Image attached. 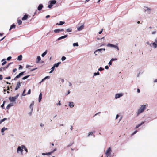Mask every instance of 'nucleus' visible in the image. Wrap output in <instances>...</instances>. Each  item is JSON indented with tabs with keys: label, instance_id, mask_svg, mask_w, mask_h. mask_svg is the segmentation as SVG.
Here are the masks:
<instances>
[{
	"label": "nucleus",
	"instance_id": "052dcab7",
	"mask_svg": "<svg viewBox=\"0 0 157 157\" xmlns=\"http://www.w3.org/2000/svg\"><path fill=\"white\" fill-rule=\"evenodd\" d=\"M17 69L16 68H14V69H13V72H15L16 71H17Z\"/></svg>",
	"mask_w": 157,
	"mask_h": 157
},
{
	"label": "nucleus",
	"instance_id": "680f3d73",
	"mask_svg": "<svg viewBox=\"0 0 157 157\" xmlns=\"http://www.w3.org/2000/svg\"><path fill=\"white\" fill-rule=\"evenodd\" d=\"M13 63V62H10V63H9L7 65L8 66H9H9L11 64H12Z\"/></svg>",
	"mask_w": 157,
	"mask_h": 157
},
{
	"label": "nucleus",
	"instance_id": "e2e57ef3",
	"mask_svg": "<svg viewBox=\"0 0 157 157\" xmlns=\"http://www.w3.org/2000/svg\"><path fill=\"white\" fill-rule=\"evenodd\" d=\"M61 105V103H60V101H59V103H58L57 104V105H59L60 106V105Z\"/></svg>",
	"mask_w": 157,
	"mask_h": 157
},
{
	"label": "nucleus",
	"instance_id": "603ef678",
	"mask_svg": "<svg viewBox=\"0 0 157 157\" xmlns=\"http://www.w3.org/2000/svg\"><path fill=\"white\" fill-rule=\"evenodd\" d=\"M11 78V77L10 76H8L7 77H6L5 78V79H10Z\"/></svg>",
	"mask_w": 157,
	"mask_h": 157
},
{
	"label": "nucleus",
	"instance_id": "8fccbe9b",
	"mask_svg": "<svg viewBox=\"0 0 157 157\" xmlns=\"http://www.w3.org/2000/svg\"><path fill=\"white\" fill-rule=\"evenodd\" d=\"M7 63V62L6 61H4L2 63V66H3L5 64H6Z\"/></svg>",
	"mask_w": 157,
	"mask_h": 157
},
{
	"label": "nucleus",
	"instance_id": "a878e982",
	"mask_svg": "<svg viewBox=\"0 0 157 157\" xmlns=\"http://www.w3.org/2000/svg\"><path fill=\"white\" fill-rule=\"evenodd\" d=\"M51 152L46 153H42V155H51Z\"/></svg>",
	"mask_w": 157,
	"mask_h": 157
},
{
	"label": "nucleus",
	"instance_id": "dca6fc26",
	"mask_svg": "<svg viewBox=\"0 0 157 157\" xmlns=\"http://www.w3.org/2000/svg\"><path fill=\"white\" fill-rule=\"evenodd\" d=\"M34 104V101H33L30 105V108L31 109V112H32L33 110V106Z\"/></svg>",
	"mask_w": 157,
	"mask_h": 157
},
{
	"label": "nucleus",
	"instance_id": "0e129e2a",
	"mask_svg": "<svg viewBox=\"0 0 157 157\" xmlns=\"http://www.w3.org/2000/svg\"><path fill=\"white\" fill-rule=\"evenodd\" d=\"M109 68V67L107 65H106V66L105 67V68L106 69H108Z\"/></svg>",
	"mask_w": 157,
	"mask_h": 157
},
{
	"label": "nucleus",
	"instance_id": "4d7b16f0",
	"mask_svg": "<svg viewBox=\"0 0 157 157\" xmlns=\"http://www.w3.org/2000/svg\"><path fill=\"white\" fill-rule=\"evenodd\" d=\"M108 64L109 66L112 64V62L110 60Z\"/></svg>",
	"mask_w": 157,
	"mask_h": 157
},
{
	"label": "nucleus",
	"instance_id": "9d476101",
	"mask_svg": "<svg viewBox=\"0 0 157 157\" xmlns=\"http://www.w3.org/2000/svg\"><path fill=\"white\" fill-rule=\"evenodd\" d=\"M102 50L105 51V48L98 49L94 51V53L95 54V55H97V54H96V52H100V53H102Z\"/></svg>",
	"mask_w": 157,
	"mask_h": 157
},
{
	"label": "nucleus",
	"instance_id": "c9c22d12",
	"mask_svg": "<svg viewBox=\"0 0 157 157\" xmlns=\"http://www.w3.org/2000/svg\"><path fill=\"white\" fill-rule=\"evenodd\" d=\"M7 120V118H5L2 119V120H0V124H1L2 122H4L6 120Z\"/></svg>",
	"mask_w": 157,
	"mask_h": 157
},
{
	"label": "nucleus",
	"instance_id": "09e8293b",
	"mask_svg": "<svg viewBox=\"0 0 157 157\" xmlns=\"http://www.w3.org/2000/svg\"><path fill=\"white\" fill-rule=\"evenodd\" d=\"M2 70H5V68H4V67L0 68V71H2Z\"/></svg>",
	"mask_w": 157,
	"mask_h": 157
},
{
	"label": "nucleus",
	"instance_id": "774afa93",
	"mask_svg": "<svg viewBox=\"0 0 157 157\" xmlns=\"http://www.w3.org/2000/svg\"><path fill=\"white\" fill-rule=\"evenodd\" d=\"M102 31H103V29H102L101 31H100V32H99V33H98L99 34H101L102 33Z\"/></svg>",
	"mask_w": 157,
	"mask_h": 157
},
{
	"label": "nucleus",
	"instance_id": "72a5a7b5",
	"mask_svg": "<svg viewBox=\"0 0 157 157\" xmlns=\"http://www.w3.org/2000/svg\"><path fill=\"white\" fill-rule=\"evenodd\" d=\"M54 32L55 33H59L60 32V29H55L54 30Z\"/></svg>",
	"mask_w": 157,
	"mask_h": 157
},
{
	"label": "nucleus",
	"instance_id": "f03ea898",
	"mask_svg": "<svg viewBox=\"0 0 157 157\" xmlns=\"http://www.w3.org/2000/svg\"><path fill=\"white\" fill-rule=\"evenodd\" d=\"M112 152L111 148L110 147L108 148L106 150L105 155L106 157H111L110 155Z\"/></svg>",
	"mask_w": 157,
	"mask_h": 157
},
{
	"label": "nucleus",
	"instance_id": "f257e3e1",
	"mask_svg": "<svg viewBox=\"0 0 157 157\" xmlns=\"http://www.w3.org/2000/svg\"><path fill=\"white\" fill-rule=\"evenodd\" d=\"M146 106L142 105L140 106L139 109H138V111L136 112V114L137 115L143 113L146 109Z\"/></svg>",
	"mask_w": 157,
	"mask_h": 157
},
{
	"label": "nucleus",
	"instance_id": "ddd939ff",
	"mask_svg": "<svg viewBox=\"0 0 157 157\" xmlns=\"http://www.w3.org/2000/svg\"><path fill=\"white\" fill-rule=\"evenodd\" d=\"M43 7V6L42 4H40L38 7L37 10H38L40 11Z\"/></svg>",
	"mask_w": 157,
	"mask_h": 157
},
{
	"label": "nucleus",
	"instance_id": "393cba45",
	"mask_svg": "<svg viewBox=\"0 0 157 157\" xmlns=\"http://www.w3.org/2000/svg\"><path fill=\"white\" fill-rule=\"evenodd\" d=\"M61 63V62H59L57 63H55L53 65L55 67H57Z\"/></svg>",
	"mask_w": 157,
	"mask_h": 157
},
{
	"label": "nucleus",
	"instance_id": "6ab92c4d",
	"mask_svg": "<svg viewBox=\"0 0 157 157\" xmlns=\"http://www.w3.org/2000/svg\"><path fill=\"white\" fill-rule=\"evenodd\" d=\"M28 18V15L27 14H25L22 18V20L24 21L26 20Z\"/></svg>",
	"mask_w": 157,
	"mask_h": 157
},
{
	"label": "nucleus",
	"instance_id": "a211bd4d",
	"mask_svg": "<svg viewBox=\"0 0 157 157\" xmlns=\"http://www.w3.org/2000/svg\"><path fill=\"white\" fill-rule=\"evenodd\" d=\"M13 103H10L7 105L6 107V109L8 110L10 107L13 106Z\"/></svg>",
	"mask_w": 157,
	"mask_h": 157
},
{
	"label": "nucleus",
	"instance_id": "f8f14e48",
	"mask_svg": "<svg viewBox=\"0 0 157 157\" xmlns=\"http://www.w3.org/2000/svg\"><path fill=\"white\" fill-rule=\"evenodd\" d=\"M68 106L70 108H72L74 106V103L73 102H69L68 103Z\"/></svg>",
	"mask_w": 157,
	"mask_h": 157
},
{
	"label": "nucleus",
	"instance_id": "3c124183",
	"mask_svg": "<svg viewBox=\"0 0 157 157\" xmlns=\"http://www.w3.org/2000/svg\"><path fill=\"white\" fill-rule=\"evenodd\" d=\"M146 44L148 45H149L150 46V47H151L152 46L151 45V44L149 42L147 41L146 42Z\"/></svg>",
	"mask_w": 157,
	"mask_h": 157
},
{
	"label": "nucleus",
	"instance_id": "2f4dec72",
	"mask_svg": "<svg viewBox=\"0 0 157 157\" xmlns=\"http://www.w3.org/2000/svg\"><path fill=\"white\" fill-rule=\"evenodd\" d=\"M66 31L67 32H70L72 31V29L71 28H69L66 29Z\"/></svg>",
	"mask_w": 157,
	"mask_h": 157
},
{
	"label": "nucleus",
	"instance_id": "13d9d810",
	"mask_svg": "<svg viewBox=\"0 0 157 157\" xmlns=\"http://www.w3.org/2000/svg\"><path fill=\"white\" fill-rule=\"evenodd\" d=\"M55 67H54V66L53 65V66L51 68V70H52L53 71H54L55 69Z\"/></svg>",
	"mask_w": 157,
	"mask_h": 157
},
{
	"label": "nucleus",
	"instance_id": "4be33fe9",
	"mask_svg": "<svg viewBox=\"0 0 157 157\" xmlns=\"http://www.w3.org/2000/svg\"><path fill=\"white\" fill-rule=\"evenodd\" d=\"M41 57L40 56H37L36 58V63H38L41 60Z\"/></svg>",
	"mask_w": 157,
	"mask_h": 157
},
{
	"label": "nucleus",
	"instance_id": "bf43d9fd",
	"mask_svg": "<svg viewBox=\"0 0 157 157\" xmlns=\"http://www.w3.org/2000/svg\"><path fill=\"white\" fill-rule=\"evenodd\" d=\"M119 114H117L116 117V119H117L119 117Z\"/></svg>",
	"mask_w": 157,
	"mask_h": 157
},
{
	"label": "nucleus",
	"instance_id": "58836bf2",
	"mask_svg": "<svg viewBox=\"0 0 157 157\" xmlns=\"http://www.w3.org/2000/svg\"><path fill=\"white\" fill-rule=\"evenodd\" d=\"M17 21L19 25H21L22 23V21L20 20H18Z\"/></svg>",
	"mask_w": 157,
	"mask_h": 157
},
{
	"label": "nucleus",
	"instance_id": "79ce46f5",
	"mask_svg": "<svg viewBox=\"0 0 157 157\" xmlns=\"http://www.w3.org/2000/svg\"><path fill=\"white\" fill-rule=\"evenodd\" d=\"M137 130H135L134 131V132L131 134V136H133L137 132Z\"/></svg>",
	"mask_w": 157,
	"mask_h": 157
},
{
	"label": "nucleus",
	"instance_id": "bb28decb",
	"mask_svg": "<svg viewBox=\"0 0 157 157\" xmlns=\"http://www.w3.org/2000/svg\"><path fill=\"white\" fill-rule=\"evenodd\" d=\"M22 56L21 55H19L17 57V60L19 61H21L22 59Z\"/></svg>",
	"mask_w": 157,
	"mask_h": 157
},
{
	"label": "nucleus",
	"instance_id": "7c9ffc66",
	"mask_svg": "<svg viewBox=\"0 0 157 157\" xmlns=\"http://www.w3.org/2000/svg\"><path fill=\"white\" fill-rule=\"evenodd\" d=\"M22 146L23 147V149H24V150L25 151L26 153L28 152V150L26 148V147L24 145H22Z\"/></svg>",
	"mask_w": 157,
	"mask_h": 157
},
{
	"label": "nucleus",
	"instance_id": "864d4df0",
	"mask_svg": "<svg viewBox=\"0 0 157 157\" xmlns=\"http://www.w3.org/2000/svg\"><path fill=\"white\" fill-rule=\"evenodd\" d=\"M93 133L92 132H90L89 134H88V136H87L88 137H89V136H90V135H92V134H93Z\"/></svg>",
	"mask_w": 157,
	"mask_h": 157
},
{
	"label": "nucleus",
	"instance_id": "37998d69",
	"mask_svg": "<svg viewBox=\"0 0 157 157\" xmlns=\"http://www.w3.org/2000/svg\"><path fill=\"white\" fill-rule=\"evenodd\" d=\"M57 150V148H55L54 149H53L52 151H51V154H52L53 152H54L55 151H56Z\"/></svg>",
	"mask_w": 157,
	"mask_h": 157
},
{
	"label": "nucleus",
	"instance_id": "c85d7f7f",
	"mask_svg": "<svg viewBox=\"0 0 157 157\" xmlns=\"http://www.w3.org/2000/svg\"><path fill=\"white\" fill-rule=\"evenodd\" d=\"M30 76V75L25 76L22 78V79L24 80L28 78Z\"/></svg>",
	"mask_w": 157,
	"mask_h": 157
},
{
	"label": "nucleus",
	"instance_id": "f704fd0d",
	"mask_svg": "<svg viewBox=\"0 0 157 157\" xmlns=\"http://www.w3.org/2000/svg\"><path fill=\"white\" fill-rule=\"evenodd\" d=\"M26 91V90L25 89H24L23 90V91L22 92V96H25L26 95V94H25V93Z\"/></svg>",
	"mask_w": 157,
	"mask_h": 157
},
{
	"label": "nucleus",
	"instance_id": "0eeeda50",
	"mask_svg": "<svg viewBox=\"0 0 157 157\" xmlns=\"http://www.w3.org/2000/svg\"><path fill=\"white\" fill-rule=\"evenodd\" d=\"M143 9L145 12H147L148 14L150 13L151 10L150 8L148 7L144 6Z\"/></svg>",
	"mask_w": 157,
	"mask_h": 157
},
{
	"label": "nucleus",
	"instance_id": "c756f323",
	"mask_svg": "<svg viewBox=\"0 0 157 157\" xmlns=\"http://www.w3.org/2000/svg\"><path fill=\"white\" fill-rule=\"evenodd\" d=\"M50 78V77L49 76H46L44 78H43L42 80V81H44L45 80L47 79H49Z\"/></svg>",
	"mask_w": 157,
	"mask_h": 157
},
{
	"label": "nucleus",
	"instance_id": "412c9836",
	"mask_svg": "<svg viewBox=\"0 0 157 157\" xmlns=\"http://www.w3.org/2000/svg\"><path fill=\"white\" fill-rule=\"evenodd\" d=\"M16 27V25L14 24H13L10 27V29H9V31H10L11 30V29H12L15 28Z\"/></svg>",
	"mask_w": 157,
	"mask_h": 157
},
{
	"label": "nucleus",
	"instance_id": "7ed1b4c3",
	"mask_svg": "<svg viewBox=\"0 0 157 157\" xmlns=\"http://www.w3.org/2000/svg\"><path fill=\"white\" fill-rule=\"evenodd\" d=\"M19 96V94H18L17 95L14 97H10L9 98V100L11 102H14L17 98Z\"/></svg>",
	"mask_w": 157,
	"mask_h": 157
},
{
	"label": "nucleus",
	"instance_id": "69168bd1",
	"mask_svg": "<svg viewBox=\"0 0 157 157\" xmlns=\"http://www.w3.org/2000/svg\"><path fill=\"white\" fill-rule=\"evenodd\" d=\"M140 92V89H139V88H138L137 89V92L138 93H139Z\"/></svg>",
	"mask_w": 157,
	"mask_h": 157
},
{
	"label": "nucleus",
	"instance_id": "20e7f679",
	"mask_svg": "<svg viewBox=\"0 0 157 157\" xmlns=\"http://www.w3.org/2000/svg\"><path fill=\"white\" fill-rule=\"evenodd\" d=\"M117 45V44H116V45H114L110 43H108L107 44V46L108 47L114 48L115 49H116L117 50H119V48Z\"/></svg>",
	"mask_w": 157,
	"mask_h": 157
},
{
	"label": "nucleus",
	"instance_id": "b1692460",
	"mask_svg": "<svg viewBox=\"0 0 157 157\" xmlns=\"http://www.w3.org/2000/svg\"><path fill=\"white\" fill-rule=\"evenodd\" d=\"M83 25H81V26L77 28V30L79 31L82 30L83 29Z\"/></svg>",
	"mask_w": 157,
	"mask_h": 157
},
{
	"label": "nucleus",
	"instance_id": "aec40b11",
	"mask_svg": "<svg viewBox=\"0 0 157 157\" xmlns=\"http://www.w3.org/2000/svg\"><path fill=\"white\" fill-rule=\"evenodd\" d=\"M65 23V22L64 21H60L59 22V23H56V25H63Z\"/></svg>",
	"mask_w": 157,
	"mask_h": 157
},
{
	"label": "nucleus",
	"instance_id": "c03bdc74",
	"mask_svg": "<svg viewBox=\"0 0 157 157\" xmlns=\"http://www.w3.org/2000/svg\"><path fill=\"white\" fill-rule=\"evenodd\" d=\"M11 56H9L7 57V61H9L11 59Z\"/></svg>",
	"mask_w": 157,
	"mask_h": 157
},
{
	"label": "nucleus",
	"instance_id": "f3484780",
	"mask_svg": "<svg viewBox=\"0 0 157 157\" xmlns=\"http://www.w3.org/2000/svg\"><path fill=\"white\" fill-rule=\"evenodd\" d=\"M7 129H8L7 128H6L5 127L1 129V133H2V135H4V134H5L4 133V131L5 130H7Z\"/></svg>",
	"mask_w": 157,
	"mask_h": 157
},
{
	"label": "nucleus",
	"instance_id": "4c0bfd02",
	"mask_svg": "<svg viewBox=\"0 0 157 157\" xmlns=\"http://www.w3.org/2000/svg\"><path fill=\"white\" fill-rule=\"evenodd\" d=\"M73 46H79L78 43H74L73 44Z\"/></svg>",
	"mask_w": 157,
	"mask_h": 157
},
{
	"label": "nucleus",
	"instance_id": "4468645a",
	"mask_svg": "<svg viewBox=\"0 0 157 157\" xmlns=\"http://www.w3.org/2000/svg\"><path fill=\"white\" fill-rule=\"evenodd\" d=\"M67 36H68V35L67 34H66L65 35H64V36H61L59 37V38L57 39V40H59L62 39H63L67 37Z\"/></svg>",
	"mask_w": 157,
	"mask_h": 157
},
{
	"label": "nucleus",
	"instance_id": "423d86ee",
	"mask_svg": "<svg viewBox=\"0 0 157 157\" xmlns=\"http://www.w3.org/2000/svg\"><path fill=\"white\" fill-rule=\"evenodd\" d=\"M23 151V147L21 146H19L17 147V153H19L20 152H21V154H22Z\"/></svg>",
	"mask_w": 157,
	"mask_h": 157
},
{
	"label": "nucleus",
	"instance_id": "a18cd8bd",
	"mask_svg": "<svg viewBox=\"0 0 157 157\" xmlns=\"http://www.w3.org/2000/svg\"><path fill=\"white\" fill-rule=\"evenodd\" d=\"M117 58H112L111 59V60H110V61L112 62L113 61L115 60H117Z\"/></svg>",
	"mask_w": 157,
	"mask_h": 157
},
{
	"label": "nucleus",
	"instance_id": "2eb2a0df",
	"mask_svg": "<svg viewBox=\"0 0 157 157\" xmlns=\"http://www.w3.org/2000/svg\"><path fill=\"white\" fill-rule=\"evenodd\" d=\"M25 72V71H23L20 73L18 75L16 76V78H19L24 74Z\"/></svg>",
	"mask_w": 157,
	"mask_h": 157
},
{
	"label": "nucleus",
	"instance_id": "338daca9",
	"mask_svg": "<svg viewBox=\"0 0 157 157\" xmlns=\"http://www.w3.org/2000/svg\"><path fill=\"white\" fill-rule=\"evenodd\" d=\"M3 78L2 76L1 75H0V80H2Z\"/></svg>",
	"mask_w": 157,
	"mask_h": 157
},
{
	"label": "nucleus",
	"instance_id": "e433bc0d",
	"mask_svg": "<svg viewBox=\"0 0 157 157\" xmlns=\"http://www.w3.org/2000/svg\"><path fill=\"white\" fill-rule=\"evenodd\" d=\"M5 102H6V101H3V104H2V105L1 106V107L2 108V109L4 108V105H5Z\"/></svg>",
	"mask_w": 157,
	"mask_h": 157
},
{
	"label": "nucleus",
	"instance_id": "6e6552de",
	"mask_svg": "<svg viewBox=\"0 0 157 157\" xmlns=\"http://www.w3.org/2000/svg\"><path fill=\"white\" fill-rule=\"evenodd\" d=\"M154 48H156L157 47V37L155 40V42L151 43Z\"/></svg>",
	"mask_w": 157,
	"mask_h": 157
},
{
	"label": "nucleus",
	"instance_id": "5fc2aeb1",
	"mask_svg": "<svg viewBox=\"0 0 157 157\" xmlns=\"http://www.w3.org/2000/svg\"><path fill=\"white\" fill-rule=\"evenodd\" d=\"M23 68V67L21 65H19V69L20 70V69H21Z\"/></svg>",
	"mask_w": 157,
	"mask_h": 157
},
{
	"label": "nucleus",
	"instance_id": "a19ab883",
	"mask_svg": "<svg viewBox=\"0 0 157 157\" xmlns=\"http://www.w3.org/2000/svg\"><path fill=\"white\" fill-rule=\"evenodd\" d=\"M104 70V68H102L101 67H100L98 68V70L100 71H103Z\"/></svg>",
	"mask_w": 157,
	"mask_h": 157
},
{
	"label": "nucleus",
	"instance_id": "9b49d317",
	"mask_svg": "<svg viewBox=\"0 0 157 157\" xmlns=\"http://www.w3.org/2000/svg\"><path fill=\"white\" fill-rule=\"evenodd\" d=\"M21 86V82L20 81H19L17 82L16 87L15 88V90H17Z\"/></svg>",
	"mask_w": 157,
	"mask_h": 157
},
{
	"label": "nucleus",
	"instance_id": "473e14b6",
	"mask_svg": "<svg viewBox=\"0 0 157 157\" xmlns=\"http://www.w3.org/2000/svg\"><path fill=\"white\" fill-rule=\"evenodd\" d=\"M99 75L100 73L98 71L97 72H95L94 73L93 77H94V76Z\"/></svg>",
	"mask_w": 157,
	"mask_h": 157
},
{
	"label": "nucleus",
	"instance_id": "1a4fd4ad",
	"mask_svg": "<svg viewBox=\"0 0 157 157\" xmlns=\"http://www.w3.org/2000/svg\"><path fill=\"white\" fill-rule=\"evenodd\" d=\"M123 94L122 93L116 94L115 95V99H117L122 96Z\"/></svg>",
	"mask_w": 157,
	"mask_h": 157
},
{
	"label": "nucleus",
	"instance_id": "cd10ccee",
	"mask_svg": "<svg viewBox=\"0 0 157 157\" xmlns=\"http://www.w3.org/2000/svg\"><path fill=\"white\" fill-rule=\"evenodd\" d=\"M47 50H46L45 52H44L42 54L41 56L42 57H44L47 54Z\"/></svg>",
	"mask_w": 157,
	"mask_h": 157
},
{
	"label": "nucleus",
	"instance_id": "ea45409f",
	"mask_svg": "<svg viewBox=\"0 0 157 157\" xmlns=\"http://www.w3.org/2000/svg\"><path fill=\"white\" fill-rule=\"evenodd\" d=\"M66 59V57L64 56H63L62 57V58H61V60L62 61H64Z\"/></svg>",
	"mask_w": 157,
	"mask_h": 157
},
{
	"label": "nucleus",
	"instance_id": "6e6d98bb",
	"mask_svg": "<svg viewBox=\"0 0 157 157\" xmlns=\"http://www.w3.org/2000/svg\"><path fill=\"white\" fill-rule=\"evenodd\" d=\"M37 68H33V69H31L30 70V71H34Z\"/></svg>",
	"mask_w": 157,
	"mask_h": 157
},
{
	"label": "nucleus",
	"instance_id": "5701e85b",
	"mask_svg": "<svg viewBox=\"0 0 157 157\" xmlns=\"http://www.w3.org/2000/svg\"><path fill=\"white\" fill-rule=\"evenodd\" d=\"M42 98V94L41 93H40V94H39V99H38V101L39 102H40Z\"/></svg>",
	"mask_w": 157,
	"mask_h": 157
},
{
	"label": "nucleus",
	"instance_id": "39448f33",
	"mask_svg": "<svg viewBox=\"0 0 157 157\" xmlns=\"http://www.w3.org/2000/svg\"><path fill=\"white\" fill-rule=\"evenodd\" d=\"M56 2L55 0H51L49 2V3H50V4L48 5V7L49 8H51L53 5L55 4Z\"/></svg>",
	"mask_w": 157,
	"mask_h": 157
},
{
	"label": "nucleus",
	"instance_id": "de8ad7c7",
	"mask_svg": "<svg viewBox=\"0 0 157 157\" xmlns=\"http://www.w3.org/2000/svg\"><path fill=\"white\" fill-rule=\"evenodd\" d=\"M31 93V89H29L26 94H29Z\"/></svg>",
	"mask_w": 157,
	"mask_h": 157
},
{
	"label": "nucleus",
	"instance_id": "49530a36",
	"mask_svg": "<svg viewBox=\"0 0 157 157\" xmlns=\"http://www.w3.org/2000/svg\"><path fill=\"white\" fill-rule=\"evenodd\" d=\"M140 126H141V125H140V124L136 126V127L135 128L136 129L139 128V127H140Z\"/></svg>",
	"mask_w": 157,
	"mask_h": 157
}]
</instances>
